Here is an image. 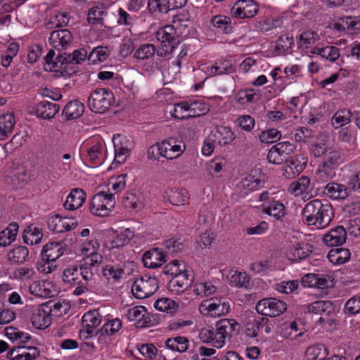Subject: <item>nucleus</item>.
Returning a JSON list of instances; mask_svg holds the SVG:
<instances>
[{"label":"nucleus","instance_id":"obj_1","mask_svg":"<svg viewBox=\"0 0 360 360\" xmlns=\"http://www.w3.org/2000/svg\"><path fill=\"white\" fill-rule=\"evenodd\" d=\"M302 215L307 225L322 229L328 227L331 223L334 212L330 203L314 199L304 205Z\"/></svg>","mask_w":360,"mask_h":360},{"label":"nucleus","instance_id":"obj_2","mask_svg":"<svg viewBox=\"0 0 360 360\" xmlns=\"http://www.w3.org/2000/svg\"><path fill=\"white\" fill-rule=\"evenodd\" d=\"M186 150V145L174 138H169L151 146L148 150V158L160 160L161 158L173 160L181 156Z\"/></svg>","mask_w":360,"mask_h":360},{"label":"nucleus","instance_id":"obj_3","mask_svg":"<svg viewBox=\"0 0 360 360\" xmlns=\"http://www.w3.org/2000/svg\"><path fill=\"white\" fill-rule=\"evenodd\" d=\"M156 38L160 41V46L157 49V56L162 58L172 53L180 44L179 34L172 25L159 28L156 32Z\"/></svg>","mask_w":360,"mask_h":360},{"label":"nucleus","instance_id":"obj_4","mask_svg":"<svg viewBox=\"0 0 360 360\" xmlns=\"http://www.w3.org/2000/svg\"><path fill=\"white\" fill-rule=\"evenodd\" d=\"M340 155L338 151L332 150L324 158L316 172V181L319 184L328 181L336 175L340 164Z\"/></svg>","mask_w":360,"mask_h":360},{"label":"nucleus","instance_id":"obj_5","mask_svg":"<svg viewBox=\"0 0 360 360\" xmlns=\"http://www.w3.org/2000/svg\"><path fill=\"white\" fill-rule=\"evenodd\" d=\"M114 102L113 94L105 88H96L88 96L87 105L96 113L106 112Z\"/></svg>","mask_w":360,"mask_h":360},{"label":"nucleus","instance_id":"obj_6","mask_svg":"<svg viewBox=\"0 0 360 360\" xmlns=\"http://www.w3.org/2000/svg\"><path fill=\"white\" fill-rule=\"evenodd\" d=\"M201 314L208 317H219L228 314L231 311L229 302L223 297L203 300L198 307Z\"/></svg>","mask_w":360,"mask_h":360},{"label":"nucleus","instance_id":"obj_7","mask_svg":"<svg viewBox=\"0 0 360 360\" xmlns=\"http://www.w3.org/2000/svg\"><path fill=\"white\" fill-rule=\"evenodd\" d=\"M113 194L105 192L96 193L92 198L89 206L90 212L96 216L105 217L112 210L115 205Z\"/></svg>","mask_w":360,"mask_h":360},{"label":"nucleus","instance_id":"obj_8","mask_svg":"<svg viewBox=\"0 0 360 360\" xmlns=\"http://www.w3.org/2000/svg\"><path fill=\"white\" fill-rule=\"evenodd\" d=\"M314 246L305 242L287 240L285 244V254L287 259L297 262L308 257L313 252Z\"/></svg>","mask_w":360,"mask_h":360},{"label":"nucleus","instance_id":"obj_9","mask_svg":"<svg viewBox=\"0 0 360 360\" xmlns=\"http://www.w3.org/2000/svg\"><path fill=\"white\" fill-rule=\"evenodd\" d=\"M158 288V281L155 277L145 276L134 282L131 292L136 298L143 299L153 295Z\"/></svg>","mask_w":360,"mask_h":360},{"label":"nucleus","instance_id":"obj_10","mask_svg":"<svg viewBox=\"0 0 360 360\" xmlns=\"http://www.w3.org/2000/svg\"><path fill=\"white\" fill-rule=\"evenodd\" d=\"M79 271V265L70 264L67 266L62 274L63 283L70 287H75L73 295L76 296L82 295L87 292V288L82 283V276L80 277Z\"/></svg>","mask_w":360,"mask_h":360},{"label":"nucleus","instance_id":"obj_11","mask_svg":"<svg viewBox=\"0 0 360 360\" xmlns=\"http://www.w3.org/2000/svg\"><path fill=\"white\" fill-rule=\"evenodd\" d=\"M257 313L266 316L276 317L285 311V302L276 298L263 299L255 307Z\"/></svg>","mask_w":360,"mask_h":360},{"label":"nucleus","instance_id":"obj_12","mask_svg":"<svg viewBox=\"0 0 360 360\" xmlns=\"http://www.w3.org/2000/svg\"><path fill=\"white\" fill-rule=\"evenodd\" d=\"M112 141L115 148V158L112 165H121L130 156L131 151L134 147V141L130 138L121 136L119 134L117 137L114 136Z\"/></svg>","mask_w":360,"mask_h":360},{"label":"nucleus","instance_id":"obj_13","mask_svg":"<svg viewBox=\"0 0 360 360\" xmlns=\"http://www.w3.org/2000/svg\"><path fill=\"white\" fill-rule=\"evenodd\" d=\"M51 310L52 308L49 304H44L34 309L31 318L32 326L37 329L48 328L52 321Z\"/></svg>","mask_w":360,"mask_h":360},{"label":"nucleus","instance_id":"obj_14","mask_svg":"<svg viewBox=\"0 0 360 360\" xmlns=\"http://www.w3.org/2000/svg\"><path fill=\"white\" fill-rule=\"evenodd\" d=\"M40 355L39 349L33 346H16L7 352L10 360H34Z\"/></svg>","mask_w":360,"mask_h":360},{"label":"nucleus","instance_id":"obj_15","mask_svg":"<svg viewBox=\"0 0 360 360\" xmlns=\"http://www.w3.org/2000/svg\"><path fill=\"white\" fill-rule=\"evenodd\" d=\"M77 226V221L74 217H61L56 214L49 219L48 227L50 231L60 233L74 229Z\"/></svg>","mask_w":360,"mask_h":360},{"label":"nucleus","instance_id":"obj_16","mask_svg":"<svg viewBox=\"0 0 360 360\" xmlns=\"http://www.w3.org/2000/svg\"><path fill=\"white\" fill-rule=\"evenodd\" d=\"M192 278L188 271L173 276L167 284V289L174 295L184 293L191 285Z\"/></svg>","mask_w":360,"mask_h":360},{"label":"nucleus","instance_id":"obj_17","mask_svg":"<svg viewBox=\"0 0 360 360\" xmlns=\"http://www.w3.org/2000/svg\"><path fill=\"white\" fill-rule=\"evenodd\" d=\"M79 67L73 61H68V58L62 53H59L56 57L53 64V71L58 72L63 77L72 76L79 72Z\"/></svg>","mask_w":360,"mask_h":360},{"label":"nucleus","instance_id":"obj_18","mask_svg":"<svg viewBox=\"0 0 360 360\" xmlns=\"http://www.w3.org/2000/svg\"><path fill=\"white\" fill-rule=\"evenodd\" d=\"M215 328L219 335L226 341L227 338L238 333L240 326L235 319H222L216 323Z\"/></svg>","mask_w":360,"mask_h":360},{"label":"nucleus","instance_id":"obj_19","mask_svg":"<svg viewBox=\"0 0 360 360\" xmlns=\"http://www.w3.org/2000/svg\"><path fill=\"white\" fill-rule=\"evenodd\" d=\"M347 231L343 226H337L330 229L323 237V242L328 246H340L345 243Z\"/></svg>","mask_w":360,"mask_h":360},{"label":"nucleus","instance_id":"obj_20","mask_svg":"<svg viewBox=\"0 0 360 360\" xmlns=\"http://www.w3.org/2000/svg\"><path fill=\"white\" fill-rule=\"evenodd\" d=\"M198 105L199 103L198 102H193L191 103L188 102L179 103L174 106V110L172 116L177 119L184 120L189 117H195L204 114L205 109L200 110L201 112H195V110Z\"/></svg>","mask_w":360,"mask_h":360},{"label":"nucleus","instance_id":"obj_21","mask_svg":"<svg viewBox=\"0 0 360 360\" xmlns=\"http://www.w3.org/2000/svg\"><path fill=\"white\" fill-rule=\"evenodd\" d=\"M5 335L17 346H28L32 345L34 343V339L31 335L27 333L20 331L18 328L15 327H6L4 329Z\"/></svg>","mask_w":360,"mask_h":360},{"label":"nucleus","instance_id":"obj_22","mask_svg":"<svg viewBox=\"0 0 360 360\" xmlns=\"http://www.w3.org/2000/svg\"><path fill=\"white\" fill-rule=\"evenodd\" d=\"M65 246L63 241L50 242L46 244L41 252V258L46 261H56L63 255L65 250Z\"/></svg>","mask_w":360,"mask_h":360},{"label":"nucleus","instance_id":"obj_23","mask_svg":"<svg viewBox=\"0 0 360 360\" xmlns=\"http://www.w3.org/2000/svg\"><path fill=\"white\" fill-rule=\"evenodd\" d=\"M72 39L71 32L66 29L54 30L49 37V41L52 47L60 51V49H65L70 43Z\"/></svg>","mask_w":360,"mask_h":360},{"label":"nucleus","instance_id":"obj_24","mask_svg":"<svg viewBox=\"0 0 360 360\" xmlns=\"http://www.w3.org/2000/svg\"><path fill=\"white\" fill-rule=\"evenodd\" d=\"M286 162L287 165L283 167V175L286 178L290 179L295 175L299 174L305 169L307 158L300 155L291 158L290 160Z\"/></svg>","mask_w":360,"mask_h":360},{"label":"nucleus","instance_id":"obj_25","mask_svg":"<svg viewBox=\"0 0 360 360\" xmlns=\"http://www.w3.org/2000/svg\"><path fill=\"white\" fill-rule=\"evenodd\" d=\"M315 184H312V187H314ZM311 180L309 177L307 176H302L298 180L292 182L288 188V191L291 195L298 197L304 193H311V196L313 195L312 191L313 188H310Z\"/></svg>","mask_w":360,"mask_h":360},{"label":"nucleus","instance_id":"obj_26","mask_svg":"<svg viewBox=\"0 0 360 360\" xmlns=\"http://www.w3.org/2000/svg\"><path fill=\"white\" fill-rule=\"evenodd\" d=\"M142 261L146 267L155 269L166 262L165 255L158 248H153L143 254Z\"/></svg>","mask_w":360,"mask_h":360},{"label":"nucleus","instance_id":"obj_27","mask_svg":"<svg viewBox=\"0 0 360 360\" xmlns=\"http://www.w3.org/2000/svg\"><path fill=\"white\" fill-rule=\"evenodd\" d=\"M86 196V193L83 189L79 188L72 189L64 202L65 209L68 210L79 209L85 202Z\"/></svg>","mask_w":360,"mask_h":360},{"label":"nucleus","instance_id":"obj_28","mask_svg":"<svg viewBox=\"0 0 360 360\" xmlns=\"http://www.w3.org/2000/svg\"><path fill=\"white\" fill-rule=\"evenodd\" d=\"M34 110L37 117L49 120L58 112L60 105L50 101H43L37 103L34 107Z\"/></svg>","mask_w":360,"mask_h":360},{"label":"nucleus","instance_id":"obj_29","mask_svg":"<svg viewBox=\"0 0 360 360\" xmlns=\"http://www.w3.org/2000/svg\"><path fill=\"white\" fill-rule=\"evenodd\" d=\"M323 193L331 200H344L348 196V188L343 184L330 182L325 186Z\"/></svg>","mask_w":360,"mask_h":360},{"label":"nucleus","instance_id":"obj_30","mask_svg":"<svg viewBox=\"0 0 360 360\" xmlns=\"http://www.w3.org/2000/svg\"><path fill=\"white\" fill-rule=\"evenodd\" d=\"M198 337L203 342L210 343L217 348H221L226 342L221 335H219L216 328H202L199 332Z\"/></svg>","mask_w":360,"mask_h":360},{"label":"nucleus","instance_id":"obj_31","mask_svg":"<svg viewBox=\"0 0 360 360\" xmlns=\"http://www.w3.org/2000/svg\"><path fill=\"white\" fill-rule=\"evenodd\" d=\"M265 183L266 175L262 172V167L255 166L249 172V192L264 188Z\"/></svg>","mask_w":360,"mask_h":360},{"label":"nucleus","instance_id":"obj_32","mask_svg":"<svg viewBox=\"0 0 360 360\" xmlns=\"http://www.w3.org/2000/svg\"><path fill=\"white\" fill-rule=\"evenodd\" d=\"M15 124L13 114L6 113L0 115V140H6L13 133Z\"/></svg>","mask_w":360,"mask_h":360},{"label":"nucleus","instance_id":"obj_33","mask_svg":"<svg viewBox=\"0 0 360 360\" xmlns=\"http://www.w3.org/2000/svg\"><path fill=\"white\" fill-rule=\"evenodd\" d=\"M263 212L279 220L286 214V208L280 200L272 199L268 202V205L263 209Z\"/></svg>","mask_w":360,"mask_h":360},{"label":"nucleus","instance_id":"obj_34","mask_svg":"<svg viewBox=\"0 0 360 360\" xmlns=\"http://www.w3.org/2000/svg\"><path fill=\"white\" fill-rule=\"evenodd\" d=\"M165 345L167 348L179 353L185 352L189 348V340L184 336H176L167 338Z\"/></svg>","mask_w":360,"mask_h":360},{"label":"nucleus","instance_id":"obj_35","mask_svg":"<svg viewBox=\"0 0 360 360\" xmlns=\"http://www.w3.org/2000/svg\"><path fill=\"white\" fill-rule=\"evenodd\" d=\"M169 202L174 205H183L188 202V193L184 188H171L167 192Z\"/></svg>","mask_w":360,"mask_h":360},{"label":"nucleus","instance_id":"obj_36","mask_svg":"<svg viewBox=\"0 0 360 360\" xmlns=\"http://www.w3.org/2000/svg\"><path fill=\"white\" fill-rule=\"evenodd\" d=\"M351 253L347 248H335L330 250L327 255L329 261L335 265L346 263L350 259Z\"/></svg>","mask_w":360,"mask_h":360},{"label":"nucleus","instance_id":"obj_37","mask_svg":"<svg viewBox=\"0 0 360 360\" xmlns=\"http://www.w3.org/2000/svg\"><path fill=\"white\" fill-rule=\"evenodd\" d=\"M210 22L217 33L229 34L232 32L231 20L228 16L215 15L212 18Z\"/></svg>","mask_w":360,"mask_h":360},{"label":"nucleus","instance_id":"obj_38","mask_svg":"<svg viewBox=\"0 0 360 360\" xmlns=\"http://www.w3.org/2000/svg\"><path fill=\"white\" fill-rule=\"evenodd\" d=\"M305 355L307 360H325L328 352L324 345L314 344L307 347Z\"/></svg>","mask_w":360,"mask_h":360},{"label":"nucleus","instance_id":"obj_39","mask_svg":"<svg viewBox=\"0 0 360 360\" xmlns=\"http://www.w3.org/2000/svg\"><path fill=\"white\" fill-rule=\"evenodd\" d=\"M84 111V105L79 101H70L63 110V115L67 120H73L80 117Z\"/></svg>","mask_w":360,"mask_h":360},{"label":"nucleus","instance_id":"obj_40","mask_svg":"<svg viewBox=\"0 0 360 360\" xmlns=\"http://www.w3.org/2000/svg\"><path fill=\"white\" fill-rule=\"evenodd\" d=\"M42 238V230L33 225L27 226L23 232V241L27 245L39 244L41 241Z\"/></svg>","mask_w":360,"mask_h":360},{"label":"nucleus","instance_id":"obj_41","mask_svg":"<svg viewBox=\"0 0 360 360\" xmlns=\"http://www.w3.org/2000/svg\"><path fill=\"white\" fill-rule=\"evenodd\" d=\"M342 24H336L338 26L342 27L343 29L350 34L360 33V17L359 16H346L341 19Z\"/></svg>","mask_w":360,"mask_h":360},{"label":"nucleus","instance_id":"obj_42","mask_svg":"<svg viewBox=\"0 0 360 360\" xmlns=\"http://www.w3.org/2000/svg\"><path fill=\"white\" fill-rule=\"evenodd\" d=\"M103 143L101 141H97L90 146L86 152L89 161L94 165H100L103 161Z\"/></svg>","mask_w":360,"mask_h":360},{"label":"nucleus","instance_id":"obj_43","mask_svg":"<svg viewBox=\"0 0 360 360\" xmlns=\"http://www.w3.org/2000/svg\"><path fill=\"white\" fill-rule=\"evenodd\" d=\"M314 54L321 56L330 62H335L340 58V49L334 46H326L325 47H315L311 51Z\"/></svg>","mask_w":360,"mask_h":360},{"label":"nucleus","instance_id":"obj_44","mask_svg":"<svg viewBox=\"0 0 360 360\" xmlns=\"http://www.w3.org/2000/svg\"><path fill=\"white\" fill-rule=\"evenodd\" d=\"M328 137L326 135H321L316 141H315L310 148L311 153L315 158H319L329 153L330 148L328 144Z\"/></svg>","mask_w":360,"mask_h":360},{"label":"nucleus","instance_id":"obj_45","mask_svg":"<svg viewBox=\"0 0 360 360\" xmlns=\"http://www.w3.org/2000/svg\"><path fill=\"white\" fill-rule=\"evenodd\" d=\"M107 12L103 8V5L100 4L91 7L87 13V22L89 24H98L103 25V15H106Z\"/></svg>","mask_w":360,"mask_h":360},{"label":"nucleus","instance_id":"obj_46","mask_svg":"<svg viewBox=\"0 0 360 360\" xmlns=\"http://www.w3.org/2000/svg\"><path fill=\"white\" fill-rule=\"evenodd\" d=\"M29 255L28 248L25 246H17L8 253V258L13 264L24 263Z\"/></svg>","mask_w":360,"mask_h":360},{"label":"nucleus","instance_id":"obj_47","mask_svg":"<svg viewBox=\"0 0 360 360\" xmlns=\"http://www.w3.org/2000/svg\"><path fill=\"white\" fill-rule=\"evenodd\" d=\"M352 114L347 109L338 110L332 117L331 124L335 129L342 127L350 122Z\"/></svg>","mask_w":360,"mask_h":360},{"label":"nucleus","instance_id":"obj_48","mask_svg":"<svg viewBox=\"0 0 360 360\" xmlns=\"http://www.w3.org/2000/svg\"><path fill=\"white\" fill-rule=\"evenodd\" d=\"M233 71L232 63L229 60L221 59L215 62L210 68V75L212 76L223 74H230Z\"/></svg>","mask_w":360,"mask_h":360},{"label":"nucleus","instance_id":"obj_49","mask_svg":"<svg viewBox=\"0 0 360 360\" xmlns=\"http://www.w3.org/2000/svg\"><path fill=\"white\" fill-rule=\"evenodd\" d=\"M110 51L108 46H97L89 53L88 60L94 64L105 61L110 56Z\"/></svg>","mask_w":360,"mask_h":360},{"label":"nucleus","instance_id":"obj_50","mask_svg":"<svg viewBox=\"0 0 360 360\" xmlns=\"http://www.w3.org/2000/svg\"><path fill=\"white\" fill-rule=\"evenodd\" d=\"M228 278L232 286L245 288L248 287L247 275L245 272L231 269L228 275Z\"/></svg>","mask_w":360,"mask_h":360},{"label":"nucleus","instance_id":"obj_51","mask_svg":"<svg viewBox=\"0 0 360 360\" xmlns=\"http://www.w3.org/2000/svg\"><path fill=\"white\" fill-rule=\"evenodd\" d=\"M172 27H174L179 37H187L193 32V21H184L182 20H173Z\"/></svg>","mask_w":360,"mask_h":360},{"label":"nucleus","instance_id":"obj_52","mask_svg":"<svg viewBox=\"0 0 360 360\" xmlns=\"http://www.w3.org/2000/svg\"><path fill=\"white\" fill-rule=\"evenodd\" d=\"M122 328V321L119 319H112L107 323H105L101 329L99 330L100 336L108 335L112 336L115 335L117 333L120 331Z\"/></svg>","mask_w":360,"mask_h":360},{"label":"nucleus","instance_id":"obj_53","mask_svg":"<svg viewBox=\"0 0 360 360\" xmlns=\"http://www.w3.org/2000/svg\"><path fill=\"white\" fill-rule=\"evenodd\" d=\"M217 290L211 281L198 283L194 285L193 292L200 297H208L213 295Z\"/></svg>","mask_w":360,"mask_h":360},{"label":"nucleus","instance_id":"obj_54","mask_svg":"<svg viewBox=\"0 0 360 360\" xmlns=\"http://www.w3.org/2000/svg\"><path fill=\"white\" fill-rule=\"evenodd\" d=\"M319 39L316 32L309 30L303 32L299 37V45L303 49H308Z\"/></svg>","mask_w":360,"mask_h":360},{"label":"nucleus","instance_id":"obj_55","mask_svg":"<svg viewBox=\"0 0 360 360\" xmlns=\"http://www.w3.org/2000/svg\"><path fill=\"white\" fill-rule=\"evenodd\" d=\"M134 236V232L129 229H126L115 237L111 242V247L112 248L122 247L128 244Z\"/></svg>","mask_w":360,"mask_h":360},{"label":"nucleus","instance_id":"obj_56","mask_svg":"<svg viewBox=\"0 0 360 360\" xmlns=\"http://www.w3.org/2000/svg\"><path fill=\"white\" fill-rule=\"evenodd\" d=\"M157 53V49L153 44H144L141 45L136 51L134 56L139 60H146Z\"/></svg>","mask_w":360,"mask_h":360},{"label":"nucleus","instance_id":"obj_57","mask_svg":"<svg viewBox=\"0 0 360 360\" xmlns=\"http://www.w3.org/2000/svg\"><path fill=\"white\" fill-rule=\"evenodd\" d=\"M148 8L150 13H167L170 11L169 0H148Z\"/></svg>","mask_w":360,"mask_h":360},{"label":"nucleus","instance_id":"obj_58","mask_svg":"<svg viewBox=\"0 0 360 360\" xmlns=\"http://www.w3.org/2000/svg\"><path fill=\"white\" fill-rule=\"evenodd\" d=\"M304 310L314 314H321L325 312L332 307L329 301L319 300L304 306Z\"/></svg>","mask_w":360,"mask_h":360},{"label":"nucleus","instance_id":"obj_59","mask_svg":"<svg viewBox=\"0 0 360 360\" xmlns=\"http://www.w3.org/2000/svg\"><path fill=\"white\" fill-rule=\"evenodd\" d=\"M124 274V269L118 265H106L103 268V276L108 281L112 279L114 281L119 280Z\"/></svg>","mask_w":360,"mask_h":360},{"label":"nucleus","instance_id":"obj_60","mask_svg":"<svg viewBox=\"0 0 360 360\" xmlns=\"http://www.w3.org/2000/svg\"><path fill=\"white\" fill-rule=\"evenodd\" d=\"M95 269L86 266V264L83 262L81 265L79 266V271H80V277L82 276V283L87 288V292L89 291L90 283L94 278Z\"/></svg>","mask_w":360,"mask_h":360},{"label":"nucleus","instance_id":"obj_61","mask_svg":"<svg viewBox=\"0 0 360 360\" xmlns=\"http://www.w3.org/2000/svg\"><path fill=\"white\" fill-rule=\"evenodd\" d=\"M103 257L101 254L92 250L89 253H86V257L84 258L83 262L86 264V266H89L96 271L103 262Z\"/></svg>","mask_w":360,"mask_h":360},{"label":"nucleus","instance_id":"obj_62","mask_svg":"<svg viewBox=\"0 0 360 360\" xmlns=\"http://www.w3.org/2000/svg\"><path fill=\"white\" fill-rule=\"evenodd\" d=\"M154 307L160 311H166L167 313H172L177 307L176 302L169 298H160L157 300L154 304Z\"/></svg>","mask_w":360,"mask_h":360},{"label":"nucleus","instance_id":"obj_63","mask_svg":"<svg viewBox=\"0 0 360 360\" xmlns=\"http://www.w3.org/2000/svg\"><path fill=\"white\" fill-rule=\"evenodd\" d=\"M101 322V316L95 311L85 313L82 317L83 326H89L90 328L97 327Z\"/></svg>","mask_w":360,"mask_h":360},{"label":"nucleus","instance_id":"obj_64","mask_svg":"<svg viewBox=\"0 0 360 360\" xmlns=\"http://www.w3.org/2000/svg\"><path fill=\"white\" fill-rule=\"evenodd\" d=\"M218 142L221 146L229 144L234 139V134L228 127H221L218 129Z\"/></svg>","mask_w":360,"mask_h":360}]
</instances>
